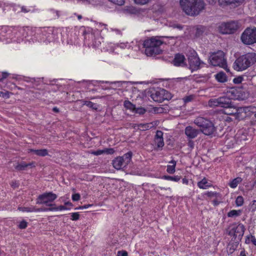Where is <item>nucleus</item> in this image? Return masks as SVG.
Instances as JSON below:
<instances>
[{"instance_id":"16","label":"nucleus","mask_w":256,"mask_h":256,"mask_svg":"<svg viewBox=\"0 0 256 256\" xmlns=\"http://www.w3.org/2000/svg\"><path fill=\"white\" fill-rule=\"evenodd\" d=\"M173 62L176 66H186V58L184 56L180 54H176L174 56Z\"/></svg>"},{"instance_id":"53","label":"nucleus","mask_w":256,"mask_h":256,"mask_svg":"<svg viewBox=\"0 0 256 256\" xmlns=\"http://www.w3.org/2000/svg\"><path fill=\"white\" fill-rule=\"evenodd\" d=\"M8 76V74L6 72H4L2 74V78L0 79V82H2L3 80L6 78Z\"/></svg>"},{"instance_id":"47","label":"nucleus","mask_w":256,"mask_h":256,"mask_svg":"<svg viewBox=\"0 0 256 256\" xmlns=\"http://www.w3.org/2000/svg\"><path fill=\"white\" fill-rule=\"evenodd\" d=\"M128 254L126 250L118 251L117 254V256H128Z\"/></svg>"},{"instance_id":"7","label":"nucleus","mask_w":256,"mask_h":256,"mask_svg":"<svg viewBox=\"0 0 256 256\" xmlns=\"http://www.w3.org/2000/svg\"><path fill=\"white\" fill-rule=\"evenodd\" d=\"M242 42L245 44L250 45L256 42V28H248L242 33Z\"/></svg>"},{"instance_id":"35","label":"nucleus","mask_w":256,"mask_h":256,"mask_svg":"<svg viewBox=\"0 0 256 256\" xmlns=\"http://www.w3.org/2000/svg\"><path fill=\"white\" fill-rule=\"evenodd\" d=\"M244 204V198L242 196L237 197L236 200V204L238 206H242Z\"/></svg>"},{"instance_id":"46","label":"nucleus","mask_w":256,"mask_h":256,"mask_svg":"<svg viewBox=\"0 0 256 256\" xmlns=\"http://www.w3.org/2000/svg\"><path fill=\"white\" fill-rule=\"evenodd\" d=\"M34 212H48V210L47 209V208H36L34 207Z\"/></svg>"},{"instance_id":"19","label":"nucleus","mask_w":256,"mask_h":256,"mask_svg":"<svg viewBox=\"0 0 256 256\" xmlns=\"http://www.w3.org/2000/svg\"><path fill=\"white\" fill-rule=\"evenodd\" d=\"M28 152H32L34 154L40 156H44L48 155V150L46 149H40V150H35V149H28Z\"/></svg>"},{"instance_id":"2","label":"nucleus","mask_w":256,"mask_h":256,"mask_svg":"<svg viewBox=\"0 0 256 256\" xmlns=\"http://www.w3.org/2000/svg\"><path fill=\"white\" fill-rule=\"evenodd\" d=\"M256 62V54L248 52L238 58L234 63L233 68L237 71H242Z\"/></svg>"},{"instance_id":"45","label":"nucleus","mask_w":256,"mask_h":256,"mask_svg":"<svg viewBox=\"0 0 256 256\" xmlns=\"http://www.w3.org/2000/svg\"><path fill=\"white\" fill-rule=\"evenodd\" d=\"M104 153H106L107 154H113L114 152V148H106L104 150Z\"/></svg>"},{"instance_id":"32","label":"nucleus","mask_w":256,"mask_h":256,"mask_svg":"<svg viewBox=\"0 0 256 256\" xmlns=\"http://www.w3.org/2000/svg\"><path fill=\"white\" fill-rule=\"evenodd\" d=\"M162 178L164 180H172L174 182H178L180 179V176H163Z\"/></svg>"},{"instance_id":"17","label":"nucleus","mask_w":256,"mask_h":256,"mask_svg":"<svg viewBox=\"0 0 256 256\" xmlns=\"http://www.w3.org/2000/svg\"><path fill=\"white\" fill-rule=\"evenodd\" d=\"M220 107L224 108H231L232 102L230 98L228 96H222L218 98Z\"/></svg>"},{"instance_id":"10","label":"nucleus","mask_w":256,"mask_h":256,"mask_svg":"<svg viewBox=\"0 0 256 256\" xmlns=\"http://www.w3.org/2000/svg\"><path fill=\"white\" fill-rule=\"evenodd\" d=\"M238 28L237 22L232 21L220 24L218 31L222 34H230L234 32Z\"/></svg>"},{"instance_id":"60","label":"nucleus","mask_w":256,"mask_h":256,"mask_svg":"<svg viewBox=\"0 0 256 256\" xmlns=\"http://www.w3.org/2000/svg\"><path fill=\"white\" fill-rule=\"evenodd\" d=\"M92 206V204H86L82 206L83 209L87 208L90 206Z\"/></svg>"},{"instance_id":"15","label":"nucleus","mask_w":256,"mask_h":256,"mask_svg":"<svg viewBox=\"0 0 256 256\" xmlns=\"http://www.w3.org/2000/svg\"><path fill=\"white\" fill-rule=\"evenodd\" d=\"M154 142L158 148H162L164 146L163 139V132L160 130H157L154 137Z\"/></svg>"},{"instance_id":"25","label":"nucleus","mask_w":256,"mask_h":256,"mask_svg":"<svg viewBox=\"0 0 256 256\" xmlns=\"http://www.w3.org/2000/svg\"><path fill=\"white\" fill-rule=\"evenodd\" d=\"M242 180L241 178L237 177L230 182L229 186L232 188H236L238 184L242 182Z\"/></svg>"},{"instance_id":"37","label":"nucleus","mask_w":256,"mask_h":256,"mask_svg":"<svg viewBox=\"0 0 256 256\" xmlns=\"http://www.w3.org/2000/svg\"><path fill=\"white\" fill-rule=\"evenodd\" d=\"M46 206H48V208H47V209L48 210V211H57V210H53L58 208L54 204L50 202Z\"/></svg>"},{"instance_id":"51","label":"nucleus","mask_w":256,"mask_h":256,"mask_svg":"<svg viewBox=\"0 0 256 256\" xmlns=\"http://www.w3.org/2000/svg\"><path fill=\"white\" fill-rule=\"evenodd\" d=\"M68 209H69V208H67L66 207V206H62V205L58 206V208H55V210H68Z\"/></svg>"},{"instance_id":"33","label":"nucleus","mask_w":256,"mask_h":256,"mask_svg":"<svg viewBox=\"0 0 256 256\" xmlns=\"http://www.w3.org/2000/svg\"><path fill=\"white\" fill-rule=\"evenodd\" d=\"M206 28L203 26H198L196 29V36L197 37H199L202 35V34L205 31Z\"/></svg>"},{"instance_id":"43","label":"nucleus","mask_w":256,"mask_h":256,"mask_svg":"<svg viewBox=\"0 0 256 256\" xmlns=\"http://www.w3.org/2000/svg\"><path fill=\"white\" fill-rule=\"evenodd\" d=\"M112 3L118 4V6H122L124 4V0H109Z\"/></svg>"},{"instance_id":"64","label":"nucleus","mask_w":256,"mask_h":256,"mask_svg":"<svg viewBox=\"0 0 256 256\" xmlns=\"http://www.w3.org/2000/svg\"><path fill=\"white\" fill-rule=\"evenodd\" d=\"M240 256H246L244 251H241Z\"/></svg>"},{"instance_id":"30","label":"nucleus","mask_w":256,"mask_h":256,"mask_svg":"<svg viewBox=\"0 0 256 256\" xmlns=\"http://www.w3.org/2000/svg\"><path fill=\"white\" fill-rule=\"evenodd\" d=\"M14 168L18 171L24 170L26 169L27 165H26V163L24 162H22L15 166Z\"/></svg>"},{"instance_id":"1","label":"nucleus","mask_w":256,"mask_h":256,"mask_svg":"<svg viewBox=\"0 0 256 256\" xmlns=\"http://www.w3.org/2000/svg\"><path fill=\"white\" fill-rule=\"evenodd\" d=\"M180 4L184 12L190 16L198 15L204 8L202 0H180Z\"/></svg>"},{"instance_id":"44","label":"nucleus","mask_w":256,"mask_h":256,"mask_svg":"<svg viewBox=\"0 0 256 256\" xmlns=\"http://www.w3.org/2000/svg\"><path fill=\"white\" fill-rule=\"evenodd\" d=\"M243 80H244L243 77L240 76L237 78H234L233 80V82L234 84H240L242 82Z\"/></svg>"},{"instance_id":"6","label":"nucleus","mask_w":256,"mask_h":256,"mask_svg":"<svg viewBox=\"0 0 256 256\" xmlns=\"http://www.w3.org/2000/svg\"><path fill=\"white\" fill-rule=\"evenodd\" d=\"M189 68L192 72L196 71L200 69L204 63L200 60L196 52L194 50H190L188 55Z\"/></svg>"},{"instance_id":"58","label":"nucleus","mask_w":256,"mask_h":256,"mask_svg":"<svg viewBox=\"0 0 256 256\" xmlns=\"http://www.w3.org/2000/svg\"><path fill=\"white\" fill-rule=\"evenodd\" d=\"M11 186L14 187V188H18V184L16 182H11Z\"/></svg>"},{"instance_id":"20","label":"nucleus","mask_w":256,"mask_h":256,"mask_svg":"<svg viewBox=\"0 0 256 256\" xmlns=\"http://www.w3.org/2000/svg\"><path fill=\"white\" fill-rule=\"evenodd\" d=\"M236 139L238 143H242V142L248 140L246 134L243 130H240L238 132L236 135Z\"/></svg>"},{"instance_id":"61","label":"nucleus","mask_w":256,"mask_h":256,"mask_svg":"<svg viewBox=\"0 0 256 256\" xmlns=\"http://www.w3.org/2000/svg\"><path fill=\"white\" fill-rule=\"evenodd\" d=\"M216 0H206V1L210 4H212L215 2Z\"/></svg>"},{"instance_id":"18","label":"nucleus","mask_w":256,"mask_h":256,"mask_svg":"<svg viewBox=\"0 0 256 256\" xmlns=\"http://www.w3.org/2000/svg\"><path fill=\"white\" fill-rule=\"evenodd\" d=\"M14 10L18 13L24 12L27 13L29 12H34V10L32 7H27L26 6H16L14 8Z\"/></svg>"},{"instance_id":"11","label":"nucleus","mask_w":256,"mask_h":256,"mask_svg":"<svg viewBox=\"0 0 256 256\" xmlns=\"http://www.w3.org/2000/svg\"><path fill=\"white\" fill-rule=\"evenodd\" d=\"M57 195L52 192H45L38 196L36 198V204L46 206L52 202L56 198Z\"/></svg>"},{"instance_id":"54","label":"nucleus","mask_w":256,"mask_h":256,"mask_svg":"<svg viewBox=\"0 0 256 256\" xmlns=\"http://www.w3.org/2000/svg\"><path fill=\"white\" fill-rule=\"evenodd\" d=\"M206 194L209 197H212V196H215L216 195V192H208Z\"/></svg>"},{"instance_id":"9","label":"nucleus","mask_w":256,"mask_h":256,"mask_svg":"<svg viewBox=\"0 0 256 256\" xmlns=\"http://www.w3.org/2000/svg\"><path fill=\"white\" fill-rule=\"evenodd\" d=\"M150 98L158 102H162L165 100H168L170 97L168 91L161 88H152L150 90Z\"/></svg>"},{"instance_id":"21","label":"nucleus","mask_w":256,"mask_h":256,"mask_svg":"<svg viewBox=\"0 0 256 256\" xmlns=\"http://www.w3.org/2000/svg\"><path fill=\"white\" fill-rule=\"evenodd\" d=\"M198 186L202 189H207L212 186V184L208 182V180L206 178H204L202 180L198 182Z\"/></svg>"},{"instance_id":"4","label":"nucleus","mask_w":256,"mask_h":256,"mask_svg":"<svg viewBox=\"0 0 256 256\" xmlns=\"http://www.w3.org/2000/svg\"><path fill=\"white\" fill-rule=\"evenodd\" d=\"M194 123L200 128V132L206 136H210L216 131L212 122L204 118L198 116L194 120Z\"/></svg>"},{"instance_id":"57","label":"nucleus","mask_w":256,"mask_h":256,"mask_svg":"<svg viewBox=\"0 0 256 256\" xmlns=\"http://www.w3.org/2000/svg\"><path fill=\"white\" fill-rule=\"evenodd\" d=\"M35 162H30V163H28V164H26V165H27V168L28 167H30V168H32V167H34L35 166Z\"/></svg>"},{"instance_id":"3","label":"nucleus","mask_w":256,"mask_h":256,"mask_svg":"<svg viewBox=\"0 0 256 256\" xmlns=\"http://www.w3.org/2000/svg\"><path fill=\"white\" fill-rule=\"evenodd\" d=\"M162 42L158 37H152L144 42L143 46L145 48V54L148 56H152L160 54L162 50L160 46Z\"/></svg>"},{"instance_id":"40","label":"nucleus","mask_w":256,"mask_h":256,"mask_svg":"<svg viewBox=\"0 0 256 256\" xmlns=\"http://www.w3.org/2000/svg\"><path fill=\"white\" fill-rule=\"evenodd\" d=\"M27 226L28 222L26 220H23L20 222V224H18V228L20 229H24L27 227Z\"/></svg>"},{"instance_id":"48","label":"nucleus","mask_w":256,"mask_h":256,"mask_svg":"<svg viewBox=\"0 0 256 256\" xmlns=\"http://www.w3.org/2000/svg\"><path fill=\"white\" fill-rule=\"evenodd\" d=\"M171 26L173 28H176L180 30H181L183 28V26L178 24H174L171 25Z\"/></svg>"},{"instance_id":"28","label":"nucleus","mask_w":256,"mask_h":256,"mask_svg":"<svg viewBox=\"0 0 256 256\" xmlns=\"http://www.w3.org/2000/svg\"><path fill=\"white\" fill-rule=\"evenodd\" d=\"M242 214L241 210H233L228 213V216L230 218H234L240 216Z\"/></svg>"},{"instance_id":"12","label":"nucleus","mask_w":256,"mask_h":256,"mask_svg":"<svg viewBox=\"0 0 256 256\" xmlns=\"http://www.w3.org/2000/svg\"><path fill=\"white\" fill-rule=\"evenodd\" d=\"M244 226L242 224L233 225L230 230L228 234L233 236L235 240H240L244 232Z\"/></svg>"},{"instance_id":"55","label":"nucleus","mask_w":256,"mask_h":256,"mask_svg":"<svg viewBox=\"0 0 256 256\" xmlns=\"http://www.w3.org/2000/svg\"><path fill=\"white\" fill-rule=\"evenodd\" d=\"M0 96H2L4 98H9V93L8 92H1L0 94Z\"/></svg>"},{"instance_id":"42","label":"nucleus","mask_w":256,"mask_h":256,"mask_svg":"<svg viewBox=\"0 0 256 256\" xmlns=\"http://www.w3.org/2000/svg\"><path fill=\"white\" fill-rule=\"evenodd\" d=\"M71 220H77L80 218V214L78 212H73L71 214Z\"/></svg>"},{"instance_id":"52","label":"nucleus","mask_w":256,"mask_h":256,"mask_svg":"<svg viewBox=\"0 0 256 256\" xmlns=\"http://www.w3.org/2000/svg\"><path fill=\"white\" fill-rule=\"evenodd\" d=\"M250 208L253 211L256 209V200H252Z\"/></svg>"},{"instance_id":"26","label":"nucleus","mask_w":256,"mask_h":256,"mask_svg":"<svg viewBox=\"0 0 256 256\" xmlns=\"http://www.w3.org/2000/svg\"><path fill=\"white\" fill-rule=\"evenodd\" d=\"M208 105L209 106L213 107H220L219 98H212L208 102Z\"/></svg>"},{"instance_id":"39","label":"nucleus","mask_w":256,"mask_h":256,"mask_svg":"<svg viewBox=\"0 0 256 256\" xmlns=\"http://www.w3.org/2000/svg\"><path fill=\"white\" fill-rule=\"evenodd\" d=\"M133 112L142 114H144L146 112V110L142 107L138 108H136V107H135V110Z\"/></svg>"},{"instance_id":"34","label":"nucleus","mask_w":256,"mask_h":256,"mask_svg":"<svg viewBox=\"0 0 256 256\" xmlns=\"http://www.w3.org/2000/svg\"><path fill=\"white\" fill-rule=\"evenodd\" d=\"M18 210L22 212H34V206L18 207Z\"/></svg>"},{"instance_id":"29","label":"nucleus","mask_w":256,"mask_h":256,"mask_svg":"<svg viewBox=\"0 0 256 256\" xmlns=\"http://www.w3.org/2000/svg\"><path fill=\"white\" fill-rule=\"evenodd\" d=\"M124 106L125 108H126L128 110H130L132 111V112L135 110V105L132 104L130 102L129 100H125L124 102Z\"/></svg>"},{"instance_id":"31","label":"nucleus","mask_w":256,"mask_h":256,"mask_svg":"<svg viewBox=\"0 0 256 256\" xmlns=\"http://www.w3.org/2000/svg\"><path fill=\"white\" fill-rule=\"evenodd\" d=\"M83 104L86 106L93 110H96L98 108V105L90 101H84Z\"/></svg>"},{"instance_id":"24","label":"nucleus","mask_w":256,"mask_h":256,"mask_svg":"<svg viewBox=\"0 0 256 256\" xmlns=\"http://www.w3.org/2000/svg\"><path fill=\"white\" fill-rule=\"evenodd\" d=\"M240 89L238 88V90L235 88H232L229 91L228 93L230 94L232 98L237 99L240 96Z\"/></svg>"},{"instance_id":"23","label":"nucleus","mask_w":256,"mask_h":256,"mask_svg":"<svg viewBox=\"0 0 256 256\" xmlns=\"http://www.w3.org/2000/svg\"><path fill=\"white\" fill-rule=\"evenodd\" d=\"M169 163L172 164V165H168L167 166L166 172L170 174L174 173L176 171V162L174 160H172Z\"/></svg>"},{"instance_id":"27","label":"nucleus","mask_w":256,"mask_h":256,"mask_svg":"<svg viewBox=\"0 0 256 256\" xmlns=\"http://www.w3.org/2000/svg\"><path fill=\"white\" fill-rule=\"evenodd\" d=\"M154 126V125L152 122L146 124H140V128H139V130H146L152 128Z\"/></svg>"},{"instance_id":"62","label":"nucleus","mask_w":256,"mask_h":256,"mask_svg":"<svg viewBox=\"0 0 256 256\" xmlns=\"http://www.w3.org/2000/svg\"><path fill=\"white\" fill-rule=\"evenodd\" d=\"M53 111L56 112H59V110L56 107H54L53 108Z\"/></svg>"},{"instance_id":"5","label":"nucleus","mask_w":256,"mask_h":256,"mask_svg":"<svg viewBox=\"0 0 256 256\" xmlns=\"http://www.w3.org/2000/svg\"><path fill=\"white\" fill-rule=\"evenodd\" d=\"M210 64L214 66H220L224 69L227 68L226 60L225 58L224 52L222 50H218L213 53L210 57Z\"/></svg>"},{"instance_id":"8","label":"nucleus","mask_w":256,"mask_h":256,"mask_svg":"<svg viewBox=\"0 0 256 256\" xmlns=\"http://www.w3.org/2000/svg\"><path fill=\"white\" fill-rule=\"evenodd\" d=\"M132 155V152H128L122 156L115 158L112 160L114 168L118 170L125 168L131 162Z\"/></svg>"},{"instance_id":"59","label":"nucleus","mask_w":256,"mask_h":256,"mask_svg":"<svg viewBox=\"0 0 256 256\" xmlns=\"http://www.w3.org/2000/svg\"><path fill=\"white\" fill-rule=\"evenodd\" d=\"M139 128H140V124H134V128L135 130H139Z\"/></svg>"},{"instance_id":"13","label":"nucleus","mask_w":256,"mask_h":256,"mask_svg":"<svg viewBox=\"0 0 256 256\" xmlns=\"http://www.w3.org/2000/svg\"><path fill=\"white\" fill-rule=\"evenodd\" d=\"M252 108L251 106H247V107H240L238 108H234L232 112H226V114L229 115H234L235 116L236 118H239L240 116V114L242 112H244L245 113L247 112L250 110Z\"/></svg>"},{"instance_id":"49","label":"nucleus","mask_w":256,"mask_h":256,"mask_svg":"<svg viewBox=\"0 0 256 256\" xmlns=\"http://www.w3.org/2000/svg\"><path fill=\"white\" fill-rule=\"evenodd\" d=\"M80 198V195L78 194H75L72 196V200L74 201H78Z\"/></svg>"},{"instance_id":"38","label":"nucleus","mask_w":256,"mask_h":256,"mask_svg":"<svg viewBox=\"0 0 256 256\" xmlns=\"http://www.w3.org/2000/svg\"><path fill=\"white\" fill-rule=\"evenodd\" d=\"M151 0H134V2L138 4L144 5L148 3Z\"/></svg>"},{"instance_id":"63","label":"nucleus","mask_w":256,"mask_h":256,"mask_svg":"<svg viewBox=\"0 0 256 256\" xmlns=\"http://www.w3.org/2000/svg\"><path fill=\"white\" fill-rule=\"evenodd\" d=\"M65 205L66 206H72V204L70 202H65Z\"/></svg>"},{"instance_id":"56","label":"nucleus","mask_w":256,"mask_h":256,"mask_svg":"<svg viewBox=\"0 0 256 256\" xmlns=\"http://www.w3.org/2000/svg\"><path fill=\"white\" fill-rule=\"evenodd\" d=\"M112 30L114 32H116V34H118V35H120V36H121L122 34V32L120 30H118V29H116V28H114V29L112 28Z\"/></svg>"},{"instance_id":"50","label":"nucleus","mask_w":256,"mask_h":256,"mask_svg":"<svg viewBox=\"0 0 256 256\" xmlns=\"http://www.w3.org/2000/svg\"><path fill=\"white\" fill-rule=\"evenodd\" d=\"M104 153V150H98L96 151H94L92 152V154L95 156H99Z\"/></svg>"},{"instance_id":"22","label":"nucleus","mask_w":256,"mask_h":256,"mask_svg":"<svg viewBox=\"0 0 256 256\" xmlns=\"http://www.w3.org/2000/svg\"><path fill=\"white\" fill-rule=\"evenodd\" d=\"M216 80L220 82H224L227 80V76L224 72H220L215 75Z\"/></svg>"},{"instance_id":"36","label":"nucleus","mask_w":256,"mask_h":256,"mask_svg":"<svg viewBox=\"0 0 256 256\" xmlns=\"http://www.w3.org/2000/svg\"><path fill=\"white\" fill-rule=\"evenodd\" d=\"M222 0V2H225L227 4H238L242 2L241 0Z\"/></svg>"},{"instance_id":"14","label":"nucleus","mask_w":256,"mask_h":256,"mask_svg":"<svg viewBox=\"0 0 256 256\" xmlns=\"http://www.w3.org/2000/svg\"><path fill=\"white\" fill-rule=\"evenodd\" d=\"M200 131L198 130L193 128L192 126H188L185 128L184 134L190 139H193L196 138Z\"/></svg>"},{"instance_id":"41","label":"nucleus","mask_w":256,"mask_h":256,"mask_svg":"<svg viewBox=\"0 0 256 256\" xmlns=\"http://www.w3.org/2000/svg\"><path fill=\"white\" fill-rule=\"evenodd\" d=\"M194 98V96L193 95H190L186 96H185L183 98V100L185 103L188 102H191Z\"/></svg>"}]
</instances>
